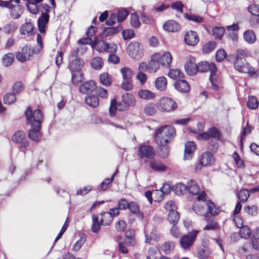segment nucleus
<instances>
[{"mask_svg": "<svg viewBox=\"0 0 259 259\" xmlns=\"http://www.w3.org/2000/svg\"><path fill=\"white\" fill-rule=\"evenodd\" d=\"M175 192L178 195L186 193L188 192L187 185H185L182 183L177 184L175 187Z\"/></svg>", "mask_w": 259, "mask_h": 259, "instance_id": "obj_43", "label": "nucleus"}, {"mask_svg": "<svg viewBox=\"0 0 259 259\" xmlns=\"http://www.w3.org/2000/svg\"><path fill=\"white\" fill-rule=\"evenodd\" d=\"M185 69L187 73L191 76L194 75L197 72L196 64L191 61L186 62Z\"/></svg>", "mask_w": 259, "mask_h": 259, "instance_id": "obj_30", "label": "nucleus"}, {"mask_svg": "<svg viewBox=\"0 0 259 259\" xmlns=\"http://www.w3.org/2000/svg\"><path fill=\"white\" fill-rule=\"evenodd\" d=\"M177 107L176 102L168 97L162 98L157 102V108L159 110L164 112L174 111Z\"/></svg>", "mask_w": 259, "mask_h": 259, "instance_id": "obj_4", "label": "nucleus"}, {"mask_svg": "<svg viewBox=\"0 0 259 259\" xmlns=\"http://www.w3.org/2000/svg\"><path fill=\"white\" fill-rule=\"evenodd\" d=\"M17 28L16 24L14 22H10L4 26L3 30L7 34H13L16 30Z\"/></svg>", "mask_w": 259, "mask_h": 259, "instance_id": "obj_46", "label": "nucleus"}, {"mask_svg": "<svg viewBox=\"0 0 259 259\" xmlns=\"http://www.w3.org/2000/svg\"><path fill=\"white\" fill-rule=\"evenodd\" d=\"M26 7L28 11L33 14H36L38 12L37 5L33 2H28L26 4Z\"/></svg>", "mask_w": 259, "mask_h": 259, "instance_id": "obj_63", "label": "nucleus"}, {"mask_svg": "<svg viewBox=\"0 0 259 259\" xmlns=\"http://www.w3.org/2000/svg\"><path fill=\"white\" fill-rule=\"evenodd\" d=\"M122 29L120 26L117 27H110L105 28L102 33V37H106L110 35L118 33Z\"/></svg>", "mask_w": 259, "mask_h": 259, "instance_id": "obj_34", "label": "nucleus"}, {"mask_svg": "<svg viewBox=\"0 0 259 259\" xmlns=\"http://www.w3.org/2000/svg\"><path fill=\"white\" fill-rule=\"evenodd\" d=\"M24 89V85L21 81H16L13 85V93L15 94L21 93Z\"/></svg>", "mask_w": 259, "mask_h": 259, "instance_id": "obj_54", "label": "nucleus"}, {"mask_svg": "<svg viewBox=\"0 0 259 259\" xmlns=\"http://www.w3.org/2000/svg\"><path fill=\"white\" fill-rule=\"evenodd\" d=\"M31 127L28 134L29 138L34 141H38L40 136L41 126Z\"/></svg>", "mask_w": 259, "mask_h": 259, "instance_id": "obj_29", "label": "nucleus"}, {"mask_svg": "<svg viewBox=\"0 0 259 259\" xmlns=\"http://www.w3.org/2000/svg\"><path fill=\"white\" fill-rule=\"evenodd\" d=\"M24 8L19 5H13L10 9L11 17L14 19H17L20 18L23 13Z\"/></svg>", "mask_w": 259, "mask_h": 259, "instance_id": "obj_23", "label": "nucleus"}, {"mask_svg": "<svg viewBox=\"0 0 259 259\" xmlns=\"http://www.w3.org/2000/svg\"><path fill=\"white\" fill-rule=\"evenodd\" d=\"M91 65L92 67L95 69L99 70L103 66V60L99 57H95L91 61Z\"/></svg>", "mask_w": 259, "mask_h": 259, "instance_id": "obj_47", "label": "nucleus"}, {"mask_svg": "<svg viewBox=\"0 0 259 259\" xmlns=\"http://www.w3.org/2000/svg\"><path fill=\"white\" fill-rule=\"evenodd\" d=\"M128 208L129 209L130 211L133 213L136 214L138 213L141 219H143V213L139 211V205L136 202H131L130 203H129Z\"/></svg>", "mask_w": 259, "mask_h": 259, "instance_id": "obj_40", "label": "nucleus"}, {"mask_svg": "<svg viewBox=\"0 0 259 259\" xmlns=\"http://www.w3.org/2000/svg\"><path fill=\"white\" fill-rule=\"evenodd\" d=\"M92 47L96 49L99 52H103L105 51V48L107 47L106 42L103 40L95 41L92 45Z\"/></svg>", "mask_w": 259, "mask_h": 259, "instance_id": "obj_44", "label": "nucleus"}, {"mask_svg": "<svg viewBox=\"0 0 259 259\" xmlns=\"http://www.w3.org/2000/svg\"><path fill=\"white\" fill-rule=\"evenodd\" d=\"M100 217V220L101 222L102 225L108 226L113 221L111 214L108 212H103L98 215Z\"/></svg>", "mask_w": 259, "mask_h": 259, "instance_id": "obj_28", "label": "nucleus"}, {"mask_svg": "<svg viewBox=\"0 0 259 259\" xmlns=\"http://www.w3.org/2000/svg\"><path fill=\"white\" fill-rule=\"evenodd\" d=\"M168 76L174 79H177L182 77L183 74L181 71L177 69H170L168 73Z\"/></svg>", "mask_w": 259, "mask_h": 259, "instance_id": "obj_62", "label": "nucleus"}, {"mask_svg": "<svg viewBox=\"0 0 259 259\" xmlns=\"http://www.w3.org/2000/svg\"><path fill=\"white\" fill-rule=\"evenodd\" d=\"M175 88L179 92H187L189 91L190 87L187 82L185 80H178L175 84Z\"/></svg>", "mask_w": 259, "mask_h": 259, "instance_id": "obj_27", "label": "nucleus"}, {"mask_svg": "<svg viewBox=\"0 0 259 259\" xmlns=\"http://www.w3.org/2000/svg\"><path fill=\"white\" fill-rule=\"evenodd\" d=\"M164 194L160 190H155L153 191V195L154 201L160 202L164 198Z\"/></svg>", "mask_w": 259, "mask_h": 259, "instance_id": "obj_64", "label": "nucleus"}, {"mask_svg": "<svg viewBox=\"0 0 259 259\" xmlns=\"http://www.w3.org/2000/svg\"><path fill=\"white\" fill-rule=\"evenodd\" d=\"M172 56L169 52H165L162 55H160L159 63L165 68H169L172 62Z\"/></svg>", "mask_w": 259, "mask_h": 259, "instance_id": "obj_21", "label": "nucleus"}, {"mask_svg": "<svg viewBox=\"0 0 259 259\" xmlns=\"http://www.w3.org/2000/svg\"><path fill=\"white\" fill-rule=\"evenodd\" d=\"M84 101L87 104L94 108L97 107L99 103L98 97L95 95L87 96Z\"/></svg>", "mask_w": 259, "mask_h": 259, "instance_id": "obj_36", "label": "nucleus"}, {"mask_svg": "<svg viewBox=\"0 0 259 259\" xmlns=\"http://www.w3.org/2000/svg\"><path fill=\"white\" fill-rule=\"evenodd\" d=\"M86 240V237L84 235L80 236L79 239L73 245L72 249L74 251H77L81 247Z\"/></svg>", "mask_w": 259, "mask_h": 259, "instance_id": "obj_59", "label": "nucleus"}, {"mask_svg": "<svg viewBox=\"0 0 259 259\" xmlns=\"http://www.w3.org/2000/svg\"><path fill=\"white\" fill-rule=\"evenodd\" d=\"M166 85L167 80L164 76L158 77L155 80V86L159 91H164L166 89Z\"/></svg>", "mask_w": 259, "mask_h": 259, "instance_id": "obj_32", "label": "nucleus"}, {"mask_svg": "<svg viewBox=\"0 0 259 259\" xmlns=\"http://www.w3.org/2000/svg\"><path fill=\"white\" fill-rule=\"evenodd\" d=\"M138 96L142 99L151 100L154 98L155 94L150 90L141 89L138 92Z\"/></svg>", "mask_w": 259, "mask_h": 259, "instance_id": "obj_33", "label": "nucleus"}, {"mask_svg": "<svg viewBox=\"0 0 259 259\" xmlns=\"http://www.w3.org/2000/svg\"><path fill=\"white\" fill-rule=\"evenodd\" d=\"M83 60L80 58H75L72 59H70L69 68L71 73L78 72L81 71V68L83 67Z\"/></svg>", "mask_w": 259, "mask_h": 259, "instance_id": "obj_14", "label": "nucleus"}, {"mask_svg": "<svg viewBox=\"0 0 259 259\" xmlns=\"http://www.w3.org/2000/svg\"><path fill=\"white\" fill-rule=\"evenodd\" d=\"M156 108L153 104H148L144 108V112L148 115L152 116L156 112Z\"/></svg>", "mask_w": 259, "mask_h": 259, "instance_id": "obj_60", "label": "nucleus"}, {"mask_svg": "<svg viewBox=\"0 0 259 259\" xmlns=\"http://www.w3.org/2000/svg\"><path fill=\"white\" fill-rule=\"evenodd\" d=\"M34 53H36L35 50H32L30 47L26 46L22 48L21 51L17 53L16 57L18 61L23 63L30 59Z\"/></svg>", "mask_w": 259, "mask_h": 259, "instance_id": "obj_9", "label": "nucleus"}, {"mask_svg": "<svg viewBox=\"0 0 259 259\" xmlns=\"http://www.w3.org/2000/svg\"><path fill=\"white\" fill-rule=\"evenodd\" d=\"M248 107L251 109H256L258 105V101L256 97L254 96H250L249 97L248 102L247 103Z\"/></svg>", "mask_w": 259, "mask_h": 259, "instance_id": "obj_57", "label": "nucleus"}, {"mask_svg": "<svg viewBox=\"0 0 259 259\" xmlns=\"http://www.w3.org/2000/svg\"><path fill=\"white\" fill-rule=\"evenodd\" d=\"M187 191L193 195H199L200 188L196 182L193 180H189L187 183Z\"/></svg>", "mask_w": 259, "mask_h": 259, "instance_id": "obj_24", "label": "nucleus"}, {"mask_svg": "<svg viewBox=\"0 0 259 259\" xmlns=\"http://www.w3.org/2000/svg\"><path fill=\"white\" fill-rule=\"evenodd\" d=\"M25 134L22 131L16 132L12 137V141L18 144H21L20 148H25L29 146V142L25 140Z\"/></svg>", "mask_w": 259, "mask_h": 259, "instance_id": "obj_12", "label": "nucleus"}, {"mask_svg": "<svg viewBox=\"0 0 259 259\" xmlns=\"http://www.w3.org/2000/svg\"><path fill=\"white\" fill-rule=\"evenodd\" d=\"M14 58L13 54L9 53L6 54L2 59L3 64L6 67L10 66L13 62Z\"/></svg>", "mask_w": 259, "mask_h": 259, "instance_id": "obj_49", "label": "nucleus"}, {"mask_svg": "<svg viewBox=\"0 0 259 259\" xmlns=\"http://www.w3.org/2000/svg\"><path fill=\"white\" fill-rule=\"evenodd\" d=\"M165 208L169 211L167 220L169 222L174 225H176L180 218L179 214L177 211V207L175 202L170 201L167 202L165 205Z\"/></svg>", "mask_w": 259, "mask_h": 259, "instance_id": "obj_5", "label": "nucleus"}, {"mask_svg": "<svg viewBox=\"0 0 259 259\" xmlns=\"http://www.w3.org/2000/svg\"><path fill=\"white\" fill-rule=\"evenodd\" d=\"M123 80H130L132 79L133 73L132 69L128 67H123L120 70Z\"/></svg>", "mask_w": 259, "mask_h": 259, "instance_id": "obj_45", "label": "nucleus"}, {"mask_svg": "<svg viewBox=\"0 0 259 259\" xmlns=\"http://www.w3.org/2000/svg\"><path fill=\"white\" fill-rule=\"evenodd\" d=\"M100 217L98 215H92V230L94 233H98L100 230V226L102 225L101 222L99 221Z\"/></svg>", "mask_w": 259, "mask_h": 259, "instance_id": "obj_39", "label": "nucleus"}, {"mask_svg": "<svg viewBox=\"0 0 259 259\" xmlns=\"http://www.w3.org/2000/svg\"><path fill=\"white\" fill-rule=\"evenodd\" d=\"M159 58L160 54L159 53L155 54L152 56L150 61L148 63L150 73H154L159 68Z\"/></svg>", "mask_w": 259, "mask_h": 259, "instance_id": "obj_17", "label": "nucleus"}, {"mask_svg": "<svg viewBox=\"0 0 259 259\" xmlns=\"http://www.w3.org/2000/svg\"><path fill=\"white\" fill-rule=\"evenodd\" d=\"M25 114L28 125H30L31 127L41 126L43 116L39 109L32 110L31 107H28Z\"/></svg>", "mask_w": 259, "mask_h": 259, "instance_id": "obj_3", "label": "nucleus"}, {"mask_svg": "<svg viewBox=\"0 0 259 259\" xmlns=\"http://www.w3.org/2000/svg\"><path fill=\"white\" fill-rule=\"evenodd\" d=\"M211 251L206 247H203L198 250V256L200 258L208 257L211 254Z\"/></svg>", "mask_w": 259, "mask_h": 259, "instance_id": "obj_53", "label": "nucleus"}, {"mask_svg": "<svg viewBox=\"0 0 259 259\" xmlns=\"http://www.w3.org/2000/svg\"><path fill=\"white\" fill-rule=\"evenodd\" d=\"M163 28L169 32H176L180 29V25L174 20H168L163 24Z\"/></svg>", "mask_w": 259, "mask_h": 259, "instance_id": "obj_25", "label": "nucleus"}, {"mask_svg": "<svg viewBox=\"0 0 259 259\" xmlns=\"http://www.w3.org/2000/svg\"><path fill=\"white\" fill-rule=\"evenodd\" d=\"M198 233L199 231L193 230L183 236L180 240L181 247L185 249L190 248L193 244Z\"/></svg>", "mask_w": 259, "mask_h": 259, "instance_id": "obj_7", "label": "nucleus"}, {"mask_svg": "<svg viewBox=\"0 0 259 259\" xmlns=\"http://www.w3.org/2000/svg\"><path fill=\"white\" fill-rule=\"evenodd\" d=\"M130 23L135 28H138L141 25L139 16L137 13H133L130 16Z\"/></svg>", "mask_w": 259, "mask_h": 259, "instance_id": "obj_52", "label": "nucleus"}, {"mask_svg": "<svg viewBox=\"0 0 259 259\" xmlns=\"http://www.w3.org/2000/svg\"><path fill=\"white\" fill-rule=\"evenodd\" d=\"M72 81L74 84L80 82L83 79V74L79 71L78 72L72 73Z\"/></svg>", "mask_w": 259, "mask_h": 259, "instance_id": "obj_58", "label": "nucleus"}, {"mask_svg": "<svg viewBox=\"0 0 259 259\" xmlns=\"http://www.w3.org/2000/svg\"><path fill=\"white\" fill-rule=\"evenodd\" d=\"M100 82L105 86H109L112 82L111 78L107 73H103L100 75Z\"/></svg>", "mask_w": 259, "mask_h": 259, "instance_id": "obj_48", "label": "nucleus"}, {"mask_svg": "<svg viewBox=\"0 0 259 259\" xmlns=\"http://www.w3.org/2000/svg\"><path fill=\"white\" fill-rule=\"evenodd\" d=\"M214 159L212 154L210 152H205L201 155L200 159V163L196 166V169L200 170L201 165L203 166H207L212 164Z\"/></svg>", "mask_w": 259, "mask_h": 259, "instance_id": "obj_13", "label": "nucleus"}, {"mask_svg": "<svg viewBox=\"0 0 259 259\" xmlns=\"http://www.w3.org/2000/svg\"><path fill=\"white\" fill-rule=\"evenodd\" d=\"M138 155L142 159H152L155 156V151L150 146L141 145L138 148Z\"/></svg>", "mask_w": 259, "mask_h": 259, "instance_id": "obj_8", "label": "nucleus"}, {"mask_svg": "<svg viewBox=\"0 0 259 259\" xmlns=\"http://www.w3.org/2000/svg\"><path fill=\"white\" fill-rule=\"evenodd\" d=\"M208 133L209 137H212L215 139L214 141L212 142V144L209 145V149L212 151H215L218 148L217 140L220 138L221 134L219 131L215 127L210 128Z\"/></svg>", "mask_w": 259, "mask_h": 259, "instance_id": "obj_16", "label": "nucleus"}, {"mask_svg": "<svg viewBox=\"0 0 259 259\" xmlns=\"http://www.w3.org/2000/svg\"><path fill=\"white\" fill-rule=\"evenodd\" d=\"M215 214H208L205 216V220L207 222V225L204 227V230H213L218 228V225L216 222L213 221V216Z\"/></svg>", "mask_w": 259, "mask_h": 259, "instance_id": "obj_26", "label": "nucleus"}, {"mask_svg": "<svg viewBox=\"0 0 259 259\" xmlns=\"http://www.w3.org/2000/svg\"><path fill=\"white\" fill-rule=\"evenodd\" d=\"M175 244L171 241H168L164 243L161 246V250L166 254H170L175 248Z\"/></svg>", "mask_w": 259, "mask_h": 259, "instance_id": "obj_38", "label": "nucleus"}, {"mask_svg": "<svg viewBox=\"0 0 259 259\" xmlns=\"http://www.w3.org/2000/svg\"><path fill=\"white\" fill-rule=\"evenodd\" d=\"M196 66L197 71L200 72H205L209 71L210 74L215 75L217 71L216 65L214 63H209L206 61H202L198 63Z\"/></svg>", "mask_w": 259, "mask_h": 259, "instance_id": "obj_11", "label": "nucleus"}, {"mask_svg": "<svg viewBox=\"0 0 259 259\" xmlns=\"http://www.w3.org/2000/svg\"><path fill=\"white\" fill-rule=\"evenodd\" d=\"M225 32L224 27H218L212 29V34L217 39H221Z\"/></svg>", "mask_w": 259, "mask_h": 259, "instance_id": "obj_56", "label": "nucleus"}, {"mask_svg": "<svg viewBox=\"0 0 259 259\" xmlns=\"http://www.w3.org/2000/svg\"><path fill=\"white\" fill-rule=\"evenodd\" d=\"M16 100V95L13 93H8L4 97V103L5 104H11Z\"/></svg>", "mask_w": 259, "mask_h": 259, "instance_id": "obj_50", "label": "nucleus"}, {"mask_svg": "<svg viewBox=\"0 0 259 259\" xmlns=\"http://www.w3.org/2000/svg\"><path fill=\"white\" fill-rule=\"evenodd\" d=\"M175 134L176 131L174 127L163 126L155 132V142L158 145L164 147L175 137Z\"/></svg>", "mask_w": 259, "mask_h": 259, "instance_id": "obj_2", "label": "nucleus"}, {"mask_svg": "<svg viewBox=\"0 0 259 259\" xmlns=\"http://www.w3.org/2000/svg\"><path fill=\"white\" fill-rule=\"evenodd\" d=\"M205 197L206 193L204 191H202L197 196V201L194 203L193 206L194 211L199 215H205V217L210 213L218 214L219 210L216 208L213 202L209 200H206Z\"/></svg>", "mask_w": 259, "mask_h": 259, "instance_id": "obj_1", "label": "nucleus"}, {"mask_svg": "<svg viewBox=\"0 0 259 259\" xmlns=\"http://www.w3.org/2000/svg\"><path fill=\"white\" fill-rule=\"evenodd\" d=\"M243 37L245 41L248 44H253L256 40L255 35L251 30L245 31L243 34Z\"/></svg>", "mask_w": 259, "mask_h": 259, "instance_id": "obj_42", "label": "nucleus"}, {"mask_svg": "<svg viewBox=\"0 0 259 259\" xmlns=\"http://www.w3.org/2000/svg\"><path fill=\"white\" fill-rule=\"evenodd\" d=\"M117 16L118 22H121L124 21L128 15V12L125 9H120L118 11Z\"/></svg>", "mask_w": 259, "mask_h": 259, "instance_id": "obj_61", "label": "nucleus"}, {"mask_svg": "<svg viewBox=\"0 0 259 259\" xmlns=\"http://www.w3.org/2000/svg\"><path fill=\"white\" fill-rule=\"evenodd\" d=\"M184 39L185 42L189 46H195L199 41L197 33L192 30L186 33Z\"/></svg>", "mask_w": 259, "mask_h": 259, "instance_id": "obj_19", "label": "nucleus"}, {"mask_svg": "<svg viewBox=\"0 0 259 259\" xmlns=\"http://www.w3.org/2000/svg\"><path fill=\"white\" fill-rule=\"evenodd\" d=\"M247 56V53L246 50L239 49L236 50L235 54L232 55V59L234 62L235 61H242Z\"/></svg>", "mask_w": 259, "mask_h": 259, "instance_id": "obj_31", "label": "nucleus"}, {"mask_svg": "<svg viewBox=\"0 0 259 259\" xmlns=\"http://www.w3.org/2000/svg\"><path fill=\"white\" fill-rule=\"evenodd\" d=\"M249 190L247 189H242L239 193L238 199L241 202H244L248 199L250 193Z\"/></svg>", "mask_w": 259, "mask_h": 259, "instance_id": "obj_55", "label": "nucleus"}, {"mask_svg": "<svg viewBox=\"0 0 259 259\" xmlns=\"http://www.w3.org/2000/svg\"><path fill=\"white\" fill-rule=\"evenodd\" d=\"M33 26L30 22H26L22 24L20 28V32L22 34H29L32 32Z\"/></svg>", "mask_w": 259, "mask_h": 259, "instance_id": "obj_41", "label": "nucleus"}, {"mask_svg": "<svg viewBox=\"0 0 259 259\" xmlns=\"http://www.w3.org/2000/svg\"><path fill=\"white\" fill-rule=\"evenodd\" d=\"M150 167L155 171H164L166 169V166L159 161L152 160L150 162Z\"/></svg>", "mask_w": 259, "mask_h": 259, "instance_id": "obj_37", "label": "nucleus"}, {"mask_svg": "<svg viewBox=\"0 0 259 259\" xmlns=\"http://www.w3.org/2000/svg\"><path fill=\"white\" fill-rule=\"evenodd\" d=\"M127 109L124 103L117 102L115 99H112L110 102V106L109 107V113L111 116H114L116 114L117 110L124 111Z\"/></svg>", "mask_w": 259, "mask_h": 259, "instance_id": "obj_15", "label": "nucleus"}, {"mask_svg": "<svg viewBox=\"0 0 259 259\" xmlns=\"http://www.w3.org/2000/svg\"><path fill=\"white\" fill-rule=\"evenodd\" d=\"M234 64L235 69L239 72L244 73H255L253 67L246 62V59L242 61H235Z\"/></svg>", "mask_w": 259, "mask_h": 259, "instance_id": "obj_10", "label": "nucleus"}, {"mask_svg": "<svg viewBox=\"0 0 259 259\" xmlns=\"http://www.w3.org/2000/svg\"><path fill=\"white\" fill-rule=\"evenodd\" d=\"M50 16L48 13L42 12L37 20V25L39 31L43 33L46 31L47 24L49 22Z\"/></svg>", "mask_w": 259, "mask_h": 259, "instance_id": "obj_18", "label": "nucleus"}, {"mask_svg": "<svg viewBox=\"0 0 259 259\" xmlns=\"http://www.w3.org/2000/svg\"><path fill=\"white\" fill-rule=\"evenodd\" d=\"M196 150V145L194 142L189 141L185 144L184 158L185 160H190L192 158L193 153Z\"/></svg>", "mask_w": 259, "mask_h": 259, "instance_id": "obj_20", "label": "nucleus"}, {"mask_svg": "<svg viewBox=\"0 0 259 259\" xmlns=\"http://www.w3.org/2000/svg\"><path fill=\"white\" fill-rule=\"evenodd\" d=\"M95 82L93 80L86 81L81 84L79 87V91L84 94L92 92L96 88Z\"/></svg>", "mask_w": 259, "mask_h": 259, "instance_id": "obj_22", "label": "nucleus"}, {"mask_svg": "<svg viewBox=\"0 0 259 259\" xmlns=\"http://www.w3.org/2000/svg\"><path fill=\"white\" fill-rule=\"evenodd\" d=\"M122 101L127 108L130 106H134L136 102L135 99L133 95L127 93L122 95Z\"/></svg>", "mask_w": 259, "mask_h": 259, "instance_id": "obj_35", "label": "nucleus"}, {"mask_svg": "<svg viewBox=\"0 0 259 259\" xmlns=\"http://www.w3.org/2000/svg\"><path fill=\"white\" fill-rule=\"evenodd\" d=\"M128 55L135 60H139L143 55V47L138 42H131L128 46Z\"/></svg>", "mask_w": 259, "mask_h": 259, "instance_id": "obj_6", "label": "nucleus"}, {"mask_svg": "<svg viewBox=\"0 0 259 259\" xmlns=\"http://www.w3.org/2000/svg\"><path fill=\"white\" fill-rule=\"evenodd\" d=\"M238 228H241L239 234L242 238L245 239H248L250 236V230L249 228L247 226H244L243 227L239 226V225H237Z\"/></svg>", "mask_w": 259, "mask_h": 259, "instance_id": "obj_51", "label": "nucleus"}]
</instances>
